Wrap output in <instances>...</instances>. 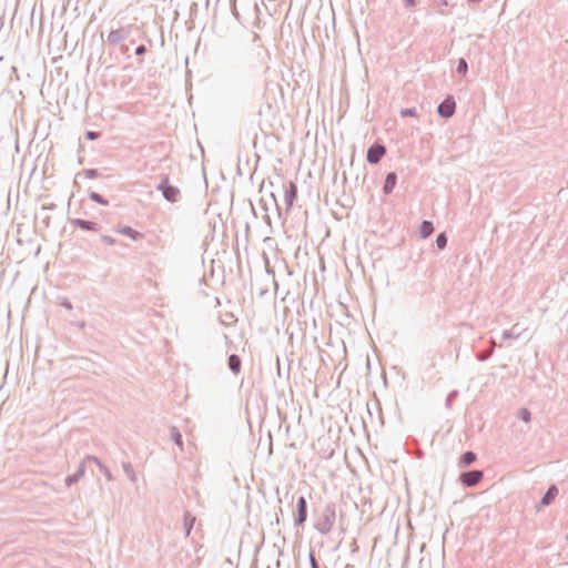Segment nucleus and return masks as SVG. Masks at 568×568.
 <instances>
[{
  "label": "nucleus",
  "instance_id": "nucleus-1",
  "mask_svg": "<svg viewBox=\"0 0 568 568\" xmlns=\"http://www.w3.org/2000/svg\"><path fill=\"white\" fill-rule=\"evenodd\" d=\"M386 154V146L381 142H374L368 146L366 152V161L369 164H378Z\"/></svg>",
  "mask_w": 568,
  "mask_h": 568
},
{
  "label": "nucleus",
  "instance_id": "nucleus-2",
  "mask_svg": "<svg viewBox=\"0 0 568 568\" xmlns=\"http://www.w3.org/2000/svg\"><path fill=\"white\" fill-rule=\"evenodd\" d=\"M284 194L283 200L285 210L290 211L293 207L294 202L297 200L298 189L296 183L287 181L283 183Z\"/></svg>",
  "mask_w": 568,
  "mask_h": 568
},
{
  "label": "nucleus",
  "instance_id": "nucleus-3",
  "mask_svg": "<svg viewBox=\"0 0 568 568\" xmlns=\"http://www.w3.org/2000/svg\"><path fill=\"white\" fill-rule=\"evenodd\" d=\"M158 190L161 191L163 197L166 201L172 203L176 202L181 195L180 190L176 186L171 185L168 179L163 180L158 185Z\"/></svg>",
  "mask_w": 568,
  "mask_h": 568
},
{
  "label": "nucleus",
  "instance_id": "nucleus-4",
  "mask_svg": "<svg viewBox=\"0 0 568 568\" xmlns=\"http://www.w3.org/2000/svg\"><path fill=\"white\" fill-rule=\"evenodd\" d=\"M456 111V102L453 95L445 98L437 106V113L443 119H449Z\"/></svg>",
  "mask_w": 568,
  "mask_h": 568
},
{
  "label": "nucleus",
  "instance_id": "nucleus-5",
  "mask_svg": "<svg viewBox=\"0 0 568 568\" xmlns=\"http://www.w3.org/2000/svg\"><path fill=\"white\" fill-rule=\"evenodd\" d=\"M258 204L266 213L272 209H275L277 213H281V209L277 204L276 197L273 193H268L266 195H261L258 200Z\"/></svg>",
  "mask_w": 568,
  "mask_h": 568
},
{
  "label": "nucleus",
  "instance_id": "nucleus-6",
  "mask_svg": "<svg viewBox=\"0 0 568 568\" xmlns=\"http://www.w3.org/2000/svg\"><path fill=\"white\" fill-rule=\"evenodd\" d=\"M483 478V473L480 470H473V471H468V473H464L462 476H460V481L465 485V486H475L477 485Z\"/></svg>",
  "mask_w": 568,
  "mask_h": 568
},
{
  "label": "nucleus",
  "instance_id": "nucleus-7",
  "mask_svg": "<svg viewBox=\"0 0 568 568\" xmlns=\"http://www.w3.org/2000/svg\"><path fill=\"white\" fill-rule=\"evenodd\" d=\"M126 34L122 29L111 30L108 34V43L111 45H118L120 42L125 40Z\"/></svg>",
  "mask_w": 568,
  "mask_h": 568
},
{
  "label": "nucleus",
  "instance_id": "nucleus-8",
  "mask_svg": "<svg viewBox=\"0 0 568 568\" xmlns=\"http://www.w3.org/2000/svg\"><path fill=\"white\" fill-rule=\"evenodd\" d=\"M397 183V174L395 172H389L386 174L384 185H383V192L385 194H390L393 190L395 189Z\"/></svg>",
  "mask_w": 568,
  "mask_h": 568
},
{
  "label": "nucleus",
  "instance_id": "nucleus-9",
  "mask_svg": "<svg viewBox=\"0 0 568 568\" xmlns=\"http://www.w3.org/2000/svg\"><path fill=\"white\" fill-rule=\"evenodd\" d=\"M334 520H335V514H334V511H329V514H327L325 516L324 523L318 524L320 530L322 532H328L333 527Z\"/></svg>",
  "mask_w": 568,
  "mask_h": 568
},
{
  "label": "nucleus",
  "instance_id": "nucleus-10",
  "mask_svg": "<svg viewBox=\"0 0 568 568\" xmlns=\"http://www.w3.org/2000/svg\"><path fill=\"white\" fill-rule=\"evenodd\" d=\"M297 506H298V519H297V523L298 524H303L306 520V517H307L306 500H305L304 497H300L298 498Z\"/></svg>",
  "mask_w": 568,
  "mask_h": 568
},
{
  "label": "nucleus",
  "instance_id": "nucleus-11",
  "mask_svg": "<svg viewBox=\"0 0 568 568\" xmlns=\"http://www.w3.org/2000/svg\"><path fill=\"white\" fill-rule=\"evenodd\" d=\"M229 367L234 374H239L241 371V359L237 355H231L229 357Z\"/></svg>",
  "mask_w": 568,
  "mask_h": 568
},
{
  "label": "nucleus",
  "instance_id": "nucleus-12",
  "mask_svg": "<svg viewBox=\"0 0 568 568\" xmlns=\"http://www.w3.org/2000/svg\"><path fill=\"white\" fill-rule=\"evenodd\" d=\"M557 488L555 486H551L548 491L546 493V495L544 496L541 503L544 505H549L554 499L555 497L557 496Z\"/></svg>",
  "mask_w": 568,
  "mask_h": 568
},
{
  "label": "nucleus",
  "instance_id": "nucleus-13",
  "mask_svg": "<svg viewBox=\"0 0 568 568\" xmlns=\"http://www.w3.org/2000/svg\"><path fill=\"white\" fill-rule=\"evenodd\" d=\"M456 72L460 75H466L468 72V63L465 58H459L457 61Z\"/></svg>",
  "mask_w": 568,
  "mask_h": 568
},
{
  "label": "nucleus",
  "instance_id": "nucleus-14",
  "mask_svg": "<svg viewBox=\"0 0 568 568\" xmlns=\"http://www.w3.org/2000/svg\"><path fill=\"white\" fill-rule=\"evenodd\" d=\"M82 174L88 179H98L101 176V173L97 169H84L82 172L77 174V178Z\"/></svg>",
  "mask_w": 568,
  "mask_h": 568
},
{
  "label": "nucleus",
  "instance_id": "nucleus-15",
  "mask_svg": "<svg viewBox=\"0 0 568 568\" xmlns=\"http://www.w3.org/2000/svg\"><path fill=\"white\" fill-rule=\"evenodd\" d=\"M476 455L473 452H467L460 457V464L463 466H468L473 462H475Z\"/></svg>",
  "mask_w": 568,
  "mask_h": 568
},
{
  "label": "nucleus",
  "instance_id": "nucleus-16",
  "mask_svg": "<svg viewBox=\"0 0 568 568\" xmlns=\"http://www.w3.org/2000/svg\"><path fill=\"white\" fill-rule=\"evenodd\" d=\"M89 197H90L92 201H94V202H97V203H99V204H102V205H108V204H109V201H108L106 199H104V197H103L100 193H98V192H94V191L90 192Z\"/></svg>",
  "mask_w": 568,
  "mask_h": 568
},
{
  "label": "nucleus",
  "instance_id": "nucleus-17",
  "mask_svg": "<svg viewBox=\"0 0 568 568\" xmlns=\"http://www.w3.org/2000/svg\"><path fill=\"white\" fill-rule=\"evenodd\" d=\"M434 231L433 224L430 222H424L420 226V235L423 237H427Z\"/></svg>",
  "mask_w": 568,
  "mask_h": 568
},
{
  "label": "nucleus",
  "instance_id": "nucleus-18",
  "mask_svg": "<svg viewBox=\"0 0 568 568\" xmlns=\"http://www.w3.org/2000/svg\"><path fill=\"white\" fill-rule=\"evenodd\" d=\"M400 115L403 118H413V116H417V110L416 108H404L399 111Z\"/></svg>",
  "mask_w": 568,
  "mask_h": 568
},
{
  "label": "nucleus",
  "instance_id": "nucleus-19",
  "mask_svg": "<svg viewBox=\"0 0 568 568\" xmlns=\"http://www.w3.org/2000/svg\"><path fill=\"white\" fill-rule=\"evenodd\" d=\"M446 242H447V240H446V236L444 233H442L437 236L436 244H437L438 248H440V250L444 248L446 246Z\"/></svg>",
  "mask_w": 568,
  "mask_h": 568
},
{
  "label": "nucleus",
  "instance_id": "nucleus-20",
  "mask_svg": "<svg viewBox=\"0 0 568 568\" xmlns=\"http://www.w3.org/2000/svg\"><path fill=\"white\" fill-rule=\"evenodd\" d=\"M101 136V133L98 131H87L85 138L90 141L98 140Z\"/></svg>",
  "mask_w": 568,
  "mask_h": 568
},
{
  "label": "nucleus",
  "instance_id": "nucleus-21",
  "mask_svg": "<svg viewBox=\"0 0 568 568\" xmlns=\"http://www.w3.org/2000/svg\"><path fill=\"white\" fill-rule=\"evenodd\" d=\"M252 10L255 14V20H258V16L261 13V8L258 6V3L254 0L253 3H252Z\"/></svg>",
  "mask_w": 568,
  "mask_h": 568
},
{
  "label": "nucleus",
  "instance_id": "nucleus-22",
  "mask_svg": "<svg viewBox=\"0 0 568 568\" xmlns=\"http://www.w3.org/2000/svg\"><path fill=\"white\" fill-rule=\"evenodd\" d=\"M148 51L146 47L144 44H140L139 47H136L135 49V54L136 55H143L145 54Z\"/></svg>",
  "mask_w": 568,
  "mask_h": 568
},
{
  "label": "nucleus",
  "instance_id": "nucleus-23",
  "mask_svg": "<svg viewBox=\"0 0 568 568\" xmlns=\"http://www.w3.org/2000/svg\"><path fill=\"white\" fill-rule=\"evenodd\" d=\"M405 8L410 9L416 6V0H403Z\"/></svg>",
  "mask_w": 568,
  "mask_h": 568
},
{
  "label": "nucleus",
  "instance_id": "nucleus-24",
  "mask_svg": "<svg viewBox=\"0 0 568 568\" xmlns=\"http://www.w3.org/2000/svg\"><path fill=\"white\" fill-rule=\"evenodd\" d=\"M308 196L312 197L313 202L316 204L320 200V194L318 192H315V194L312 196V192L308 191Z\"/></svg>",
  "mask_w": 568,
  "mask_h": 568
},
{
  "label": "nucleus",
  "instance_id": "nucleus-25",
  "mask_svg": "<svg viewBox=\"0 0 568 568\" xmlns=\"http://www.w3.org/2000/svg\"><path fill=\"white\" fill-rule=\"evenodd\" d=\"M310 561H311L312 568H318L313 554L310 555Z\"/></svg>",
  "mask_w": 568,
  "mask_h": 568
},
{
  "label": "nucleus",
  "instance_id": "nucleus-26",
  "mask_svg": "<svg viewBox=\"0 0 568 568\" xmlns=\"http://www.w3.org/2000/svg\"><path fill=\"white\" fill-rule=\"evenodd\" d=\"M521 418L525 420V422H528L530 416H529V413L527 410H523L521 413Z\"/></svg>",
  "mask_w": 568,
  "mask_h": 568
},
{
  "label": "nucleus",
  "instance_id": "nucleus-27",
  "mask_svg": "<svg viewBox=\"0 0 568 568\" xmlns=\"http://www.w3.org/2000/svg\"><path fill=\"white\" fill-rule=\"evenodd\" d=\"M233 13H234V17H235L239 21H241V16H240V13L237 12L236 8H234Z\"/></svg>",
  "mask_w": 568,
  "mask_h": 568
},
{
  "label": "nucleus",
  "instance_id": "nucleus-28",
  "mask_svg": "<svg viewBox=\"0 0 568 568\" xmlns=\"http://www.w3.org/2000/svg\"><path fill=\"white\" fill-rule=\"evenodd\" d=\"M175 442H176L178 445H181L182 442H181V435L180 434H176Z\"/></svg>",
  "mask_w": 568,
  "mask_h": 568
},
{
  "label": "nucleus",
  "instance_id": "nucleus-29",
  "mask_svg": "<svg viewBox=\"0 0 568 568\" xmlns=\"http://www.w3.org/2000/svg\"><path fill=\"white\" fill-rule=\"evenodd\" d=\"M196 8H197V3L193 2L191 6V11L196 10Z\"/></svg>",
  "mask_w": 568,
  "mask_h": 568
},
{
  "label": "nucleus",
  "instance_id": "nucleus-30",
  "mask_svg": "<svg viewBox=\"0 0 568 568\" xmlns=\"http://www.w3.org/2000/svg\"><path fill=\"white\" fill-rule=\"evenodd\" d=\"M128 50H129L128 45H123V47H122V52H123V53L128 52Z\"/></svg>",
  "mask_w": 568,
  "mask_h": 568
},
{
  "label": "nucleus",
  "instance_id": "nucleus-31",
  "mask_svg": "<svg viewBox=\"0 0 568 568\" xmlns=\"http://www.w3.org/2000/svg\"><path fill=\"white\" fill-rule=\"evenodd\" d=\"M250 206H251L252 214H255L256 212H255V209L252 203H250Z\"/></svg>",
  "mask_w": 568,
  "mask_h": 568
},
{
  "label": "nucleus",
  "instance_id": "nucleus-32",
  "mask_svg": "<svg viewBox=\"0 0 568 568\" xmlns=\"http://www.w3.org/2000/svg\"><path fill=\"white\" fill-rule=\"evenodd\" d=\"M211 206H212V204H211V203H210V204H207V209H206V212H205V213H207V212H209V210L211 209Z\"/></svg>",
  "mask_w": 568,
  "mask_h": 568
},
{
  "label": "nucleus",
  "instance_id": "nucleus-33",
  "mask_svg": "<svg viewBox=\"0 0 568 568\" xmlns=\"http://www.w3.org/2000/svg\"><path fill=\"white\" fill-rule=\"evenodd\" d=\"M469 2H480L481 0H468Z\"/></svg>",
  "mask_w": 568,
  "mask_h": 568
},
{
  "label": "nucleus",
  "instance_id": "nucleus-34",
  "mask_svg": "<svg viewBox=\"0 0 568 568\" xmlns=\"http://www.w3.org/2000/svg\"><path fill=\"white\" fill-rule=\"evenodd\" d=\"M79 163L82 164L83 163V158H80L79 159Z\"/></svg>",
  "mask_w": 568,
  "mask_h": 568
}]
</instances>
